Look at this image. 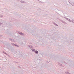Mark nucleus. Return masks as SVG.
<instances>
[{"instance_id":"15","label":"nucleus","mask_w":74,"mask_h":74,"mask_svg":"<svg viewBox=\"0 0 74 74\" xmlns=\"http://www.w3.org/2000/svg\"><path fill=\"white\" fill-rule=\"evenodd\" d=\"M18 68H19V69H21V66H18Z\"/></svg>"},{"instance_id":"13","label":"nucleus","mask_w":74,"mask_h":74,"mask_svg":"<svg viewBox=\"0 0 74 74\" xmlns=\"http://www.w3.org/2000/svg\"><path fill=\"white\" fill-rule=\"evenodd\" d=\"M0 17H3V16L2 15H0Z\"/></svg>"},{"instance_id":"8","label":"nucleus","mask_w":74,"mask_h":74,"mask_svg":"<svg viewBox=\"0 0 74 74\" xmlns=\"http://www.w3.org/2000/svg\"><path fill=\"white\" fill-rule=\"evenodd\" d=\"M21 3H26V2L23 1H21Z\"/></svg>"},{"instance_id":"21","label":"nucleus","mask_w":74,"mask_h":74,"mask_svg":"<svg viewBox=\"0 0 74 74\" xmlns=\"http://www.w3.org/2000/svg\"><path fill=\"white\" fill-rule=\"evenodd\" d=\"M39 1H40L39 0H38Z\"/></svg>"},{"instance_id":"14","label":"nucleus","mask_w":74,"mask_h":74,"mask_svg":"<svg viewBox=\"0 0 74 74\" xmlns=\"http://www.w3.org/2000/svg\"><path fill=\"white\" fill-rule=\"evenodd\" d=\"M5 55H8V54H7L6 52H5Z\"/></svg>"},{"instance_id":"2","label":"nucleus","mask_w":74,"mask_h":74,"mask_svg":"<svg viewBox=\"0 0 74 74\" xmlns=\"http://www.w3.org/2000/svg\"><path fill=\"white\" fill-rule=\"evenodd\" d=\"M65 19H66V20H67V21H69V22H72V21H71V20H70V19L68 18H66L65 17Z\"/></svg>"},{"instance_id":"11","label":"nucleus","mask_w":74,"mask_h":74,"mask_svg":"<svg viewBox=\"0 0 74 74\" xmlns=\"http://www.w3.org/2000/svg\"><path fill=\"white\" fill-rule=\"evenodd\" d=\"M65 73H66V74H69V73L67 72V71H65Z\"/></svg>"},{"instance_id":"17","label":"nucleus","mask_w":74,"mask_h":74,"mask_svg":"<svg viewBox=\"0 0 74 74\" xmlns=\"http://www.w3.org/2000/svg\"><path fill=\"white\" fill-rule=\"evenodd\" d=\"M5 53V51H3V53Z\"/></svg>"},{"instance_id":"12","label":"nucleus","mask_w":74,"mask_h":74,"mask_svg":"<svg viewBox=\"0 0 74 74\" xmlns=\"http://www.w3.org/2000/svg\"><path fill=\"white\" fill-rule=\"evenodd\" d=\"M59 65L60 66H63V65H62V64H59Z\"/></svg>"},{"instance_id":"16","label":"nucleus","mask_w":74,"mask_h":74,"mask_svg":"<svg viewBox=\"0 0 74 74\" xmlns=\"http://www.w3.org/2000/svg\"><path fill=\"white\" fill-rule=\"evenodd\" d=\"M1 24H2V23L0 22V25H1Z\"/></svg>"},{"instance_id":"1","label":"nucleus","mask_w":74,"mask_h":74,"mask_svg":"<svg viewBox=\"0 0 74 74\" xmlns=\"http://www.w3.org/2000/svg\"><path fill=\"white\" fill-rule=\"evenodd\" d=\"M11 44L13 46H14V47H19V45L17 44H16L13 43H11Z\"/></svg>"},{"instance_id":"18","label":"nucleus","mask_w":74,"mask_h":74,"mask_svg":"<svg viewBox=\"0 0 74 74\" xmlns=\"http://www.w3.org/2000/svg\"><path fill=\"white\" fill-rule=\"evenodd\" d=\"M68 2H69V4H71V3H70V1H68Z\"/></svg>"},{"instance_id":"22","label":"nucleus","mask_w":74,"mask_h":74,"mask_svg":"<svg viewBox=\"0 0 74 74\" xmlns=\"http://www.w3.org/2000/svg\"><path fill=\"white\" fill-rule=\"evenodd\" d=\"M65 63H66V62H65Z\"/></svg>"},{"instance_id":"4","label":"nucleus","mask_w":74,"mask_h":74,"mask_svg":"<svg viewBox=\"0 0 74 74\" xmlns=\"http://www.w3.org/2000/svg\"><path fill=\"white\" fill-rule=\"evenodd\" d=\"M18 33L19 34H20V35H21V36H22V35H23V34H24L23 33H22V32H18Z\"/></svg>"},{"instance_id":"20","label":"nucleus","mask_w":74,"mask_h":74,"mask_svg":"<svg viewBox=\"0 0 74 74\" xmlns=\"http://www.w3.org/2000/svg\"><path fill=\"white\" fill-rule=\"evenodd\" d=\"M58 38H60V36H59L58 37Z\"/></svg>"},{"instance_id":"23","label":"nucleus","mask_w":74,"mask_h":74,"mask_svg":"<svg viewBox=\"0 0 74 74\" xmlns=\"http://www.w3.org/2000/svg\"><path fill=\"white\" fill-rule=\"evenodd\" d=\"M1 36V35H0V36Z\"/></svg>"},{"instance_id":"6","label":"nucleus","mask_w":74,"mask_h":74,"mask_svg":"<svg viewBox=\"0 0 74 74\" xmlns=\"http://www.w3.org/2000/svg\"><path fill=\"white\" fill-rule=\"evenodd\" d=\"M35 53L36 54H38V51L37 50H36L35 51Z\"/></svg>"},{"instance_id":"9","label":"nucleus","mask_w":74,"mask_h":74,"mask_svg":"<svg viewBox=\"0 0 74 74\" xmlns=\"http://www.w3.org/2000/svg\"><path fill=\"white\" fill-rule=\"evenodd\" d=\"M54 25H55V26H58V25L57 24H56L55 23H54Z\"/></svg>"},{"instance_id":"19","label":"nucleus","mask_w":74,"mask_h":74,"mask_svg":"<svg viewBox=\"0 0 74 74\" xmlns=\"http://www.w3.org/2000/svg\"><path fill=\"white\" fill-rule=\"evenodd\" d=\"M47 63H49V61H47Z\"/></svg>"},{"instance_id":"7","label":"nucleus","mask_w":74,"mask_h":74,"mask_svg":"<svg viewBox=\"0 0 74 74\" xmlns=\"http://www.w3.org/2000/svg\"><path fill=\"white\" fill-rule=\"evenodd\" d=\"M9 40H10V41H14V39H11V38H9Z\"/></svg>"},{"instance_id":"5","label":"nucleus","mask_w":74,"mask_h":74,"mask_svg":"<svg viewBox=\"0 0 74 74\" xmlns=\"http://www.w3.org/2000/svg\"><path fill=\"white\" fill-rule=\"evenodd\" d=\"M31 50L32 51V52H34L36 51V50L34 49H32Z\"/></svg>"},{"instance_id":"3","label":"nucleus","mask_w":74,"mask_h":74,"mask_svg":"<svg viewBox=\"0 0 74 74\" xmlns=\"http://www.w3.org/2000/svg\"><path fill=\"white\" fill-rule=\"evenodd\" d=\"M72 41H73V40H71L68 41V42H67L68 43V44H71V42H72Z\"/></svg>"},{"instance_id":"10","label":"nucleus","mask_w":74,"mask_h":74,"mask_svg":"<svg viewBox=\"0 0 74 74\" xmlns=\"http://www.w3.org/2000/svg\"><path fill=\"white\" fill-rule=\"evenodd\" d=\"M29 47L30 48H33V47L32 46H30L29 45Z\"/></svg>"}]
</instances>
